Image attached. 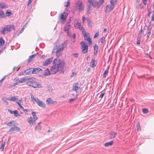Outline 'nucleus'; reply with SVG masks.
Instances as JSON below:
<instances>
[{
	"label": "nucleus",
	"instance_id": "nucleus-52",
	"mask_svg": "<svg viewBox=\"0 0 154 154\" xmlns=\"http://www.w3.org/2000/svg\"><path fill=\"white\" fill-rule=\"evenodd\" d=\"M144 7V6L143 5V4L141 3L139 5V8L140 9H142Z\"/></svg>",
	"mask_w": 154,
	"mask_h": 154
},
{
	"label": "nucleus",
	"instance_id": "nucleus-31",
	"mask_svg": "<svg viewBox=\"0 0 154 154\" xmlns=\"http://www.w3.org/2000/svg\"><path fill=\"white\" fill-rule=\"evenodd\" d=\"M32 114L33 116L32 119H34L35 120H36L38 119V118L35 112H32Z\"/></svg>",
	"mask_w": 154,
	"mask_h": 154
},
{
	"label": "nucleus",
	"instance_id": "nucleus-5",
	"mask_svg": "<svg viewBox=\"0 0 154 154\" xmlns=\"http://www.w3.org/2000/svg\"><path fill=\"white\" fill-rule=\"evenodd\" d=\"M14 26L13 25L6 26L4 28H2V30L0 31L1 34H5V31L10 32L11 29H14Z\"/></svg>",
	"mask_w": 154,
	"mask_h": 154
},
{
	"label": "nucleus",
	"instance_id": "nucleus-42",
	"mask_svg": "<svg viewBox=\"0 0 154 154\" xmlns=\"http://www.w3.org/2000/svg\"><path fill=\"white\" fill-rule=\"evenodd\" d=\"M12 14V13L10 11H7L6 13V14L7 16H9Z\"/></svg>",
	"mask_w": 154,
	"mask_h": 154
},
{
	"label": "nucleus",
	"instance_id": "nucleus-34",
	"mask_svg": "<svg viewBox=\"0 0 154 154\" xmlns=\"http://www.w3.org/2000/svg\"><path fill=\"white\" fill-rule=\"evenodd\" d=\"M147 34L146 36L147 38H148L151 34V29L149 27L147 28Z\"/></svg>",
	"mask_w": 154,
	"mask_h": 154
},
{
	"label": "nucleus",
	"instance_id": "nucleus-62",
	"mask_svg": "<svg viewBox=\"0 0 154 154\" xmlns=\"http://www.w3.org/2000/svg\"><path fill=\"white\" fill-rule=\"evenodd\" d=\"M98 51H94V55H96Z\"/></svg>",
	"mask_w": 154,
	"mask_h": 154
},
{
	"label": "nucleus",
	"instance_id": "nucleus-29",
	"mask_svg": "<svg viewBox=\"0 0 154 154\" xmlns=\"http://www.w3.org/2000/svg\"><path fill=\"white\" fill-rule=\"evenodd\" d=\"M96 64H95V61L94 59H92L91 62V66L93 68L95 66Z\"/></svg>",
	"mask_w": 154,
	"mask_h": 154
},
{
	"label": "nucleus",
	"instance_id": "nucleus-46",
	"mask_svg": "<svg viewBox=\"0 0 154 154\" xmlns=\"http://www.w3.org/2000/svg\"><path fill=\"white\" fill-rule=\"evenodd\" d=\"M105 38L104 37H103L100 39V41L101 43H103V42L105 40Z\"/></svg>",
	"mask_w": 154,
	"mask_h": 154
},
{
	"label": "nucleus",
	"instance_id": "nucleus-49",
	"mask_svg": "<svg viewBox=\"0 0 154 154\" xmlns=\"http://www.w3.org/2000/svg\"><path fill=\"white\" fill-rule=\"evenodd\" d=\"M142 36L141 35L139 34L137 37V40L138 41H139L141 38Z\"/></svg>",
	"mask_w": 154,
	"mask_h": 154
},
{
	"label": "nucleus",
	"instance_id": "nucleus-13",
	"mask_svg": "<svg viewBox=\"0 0 154 154\" xmlns=\"http://www.w3.org/2000/svg\"><path fill=\"white\" fill-rule=\"evenodd\" d=\"M33 78H25L21 79L19 80L18 81V82L19 83H22L25 82L26 81L30 80L32 79Z\"/></svg>",
	"mask_w": 154,
	"mask_h": 154
},
{
	"label": "nucleus",
	"instance_id": "nucleus-44",
	"mask_svg": "<svg viewBox=\"0 0 154 154\" xmlns=\"http://www.w3.org/2000/svg\"><path fill=\"white\" fill-rule=\"evenodd\" d=\"M87 22L88 23V25L90 26H91V24L92 23V22L91 21V20L89 19H88L87 20Z\"/></svg>",
	"mask_w": 154,
	"mask_h": 154
},
{
	"label": "nucleus",
	"instance_id": "nucleus-53",
	"mask_svg": "<svg viewBox=\"0 0 154 154\" xmlns=\"http://www.w3.org/2000/svg\"><path fill=\"white\" fill-rule=\"evenodd\" d=\"M143 1V3L144 5H146L147 3V0H142Z\"/></svg>",
	"mask_w": 154,
	"mask_h": 154
},
{
	"label": "nucleus",
	"instance_id": "nucleus-4",
	"mask_svg": "<svg viewBox=\"0 0 154 154\" xmlns=\"http://www.w3.org/2000/svg\"><path fill=\"white\" fill-rule=\"evenodd\" d=\"M26 84L27 85L35 88H40L42 87V86L40 84L34 81H29L27 82Z\"/></svg>",
	"mask_w": 154,
	"mask_h": 154
},
{
	"label": "nucleus",
	"instance_id": "nucleus-41",
	"mask_svg": "<svg viewBox=\"0 0 154 154\" xmlns=\"http://www.w3.org/2000/svg\"><path fill=\"white\" fill-rule=\"evenodd\" d=\"M17 104L18 106H19L21 109H23V107L21 106L20 103L18 102H17Z\"/></svg>",
	"mask_w": 154,
	"mask_h": 154
},
{
	"label": "nucleus",
	"instance_id": "nucleus-2",
	"mask_svg": "<svg viewBox=\"0 0 154 154\" xmlns=\"http://www.w3.org/2000/svg\"><path fill=\"white\" fill-rule=\"evenodd\" d=\"M65 46V42H63L60 44H57L54 48L52 52H55L56 56L57 57H59L62 55Z\"/></svg>",
	"mask_w": 154,
	"mask_h": 154
},
{
	"label": "nucleus",
	"instance_id": "nucleus-20",
	"mask_svg": "<svg viewBox=\"0 0 154 154\" xmlns=\"http://www.w3.org/2000/svg\"><path fill=\"white\" fill-rule=\"evenodd\" d=\"M52 67L50 69V71H49V69L48 68L46 69L45 70L44 72V74L46 75H50L51 74H54L55 73H53L51 72Z\"/></svg>",
	"mask_w": 154,
	"mask_h": 154
},
{
	"label": "nucleus",
	"instance_id": "nucleus-25",
	"mask_svg": "<svg viewBox=\"0 0 154 154\" xmlns=\"http://www.w3.org/2000/svg\"><path fill=\"white\" fill-rule=\"evenodd\" d=\"M37 54H38L37 53L32 54L31 56H30L28 60V63H29L32 61L33 60L34 58L35 57L36 55Z\"/></svg>",
	"mask_w": 154,
	"mask_h": 154
},
{
	"label": "nucleus",
	"instance_id": "nucleus-16",
	"mask_svg": "<svg viewBox=\"0 0 154 154\" xmlns=\"http://www.w3.org/2000/svg\"><path fill=\"white\" fill-rule=\"evenodd\" d=\"M68 15V14L65 12H64L62 13L60 16V19L62 20V22L63 21H65L66 20L65 18Z\"/></svg>",
	"mask_w": 154,
	"mask_h": 154
},
{
	"label": "nucleus",
	"instance_id": "nucleus-12",
	"mask_svg": "<svg viewBox=\"0 0 154 154\" xmlns=\"http://www.w3.org/2000/svg\"><path fill=\"white\" fill-rule=\"evenodd\" d=\"M84 38L85 40H87L88 41V44H91L92 41L90 38L89 37L88 35L89 34H87L86 33H84Z\"/></svg>",
	"mask_w": 154,
	"mask_h": 154
},
{
	"label": "nucleus",
	"instance_id": "nucleus-32",
	"mask_svg": "<svg viewBox=\"0 0 154 154\" xmlns=\"http://www.w3.org/2000/svg\"><path fill=\"white\" fill-rule=\"evenodd\" d=\"M5 17L4 12L2 10H0V18H4Z\"/></svg>",
	"mask_w": 154,
	"mask_h": 154
},
{
	"label": "nucleus",
	"instance_id": "nucleus-60",
	"mask_svg": "<svg viewBox=\"0 0 154 154\" xmlns=\"http://www.w3.org/2000/svg\"><path fill=\"white\" fill-rule=\"evenodd\" d=\"M75 74H76L74 72H72L70 76L71 77H72L74 76V75H75Z\"/></svg>",
	"mask_w": 154,
	"mask_h": 154
},
{
	"label": "nucleus",
	"instance_id": "nucleus-36",
	"mask_svg": "<svg viewBox=\"0 0 154 154\" xmlns=\"http://www.w3.org/2000/svg\"><path fill=\"white\" fill-rule=\"evenodd\" d=\"M137 129V131H139L141 130L140 127V125L139 122L137 123L136 125Z\"/></svg>",
	"mask_w": 154,
	"mask_h": 154
},
{
	"label": "nucleus",
	"instance_id": "nucleus-47",
	"mask_svg": "<svg viewBox=\"0 0 154 154\" xmlns=\"http://www.w3.org/2000/svg\"><path fill=\"white\" fill-rule=\"evenodd\" d=\"M99 32H97L94 36V38H97L99 36Z\"/></svg>",
	"mask_w": 154,
	"mask_h": 154
},
{
	"label": "nucleus",
	"instance_id": "nucleus-58",
	"mask_svg": "<svg viewBox=\"0 0 154 154\" xmlns=\"http://www.w3.org/2000/svg\"><path fill=\"white\" fill-rule=\"evenodd\" d=\"M8 111L11 114H14V111H11L9 109H8Z\"/></svg>",
	"mask_w": 154,
	"mask_h": 154
},
{
	"label": "nucleus",
	"instance_id": "nucleus-43",
	"mask_svg": "<svg viewBox=\"0 0 154 154\" xmlns=\"http://www.w3.org/2000/svg\"><path fill=\"white\" fill-rule=\"evenodd\" d=\"M143 112L144 113H147L148 112V110L147 109H143Z\"/></svg>",
	"mask_w": 154,
	"mask_h": 154
},
{
	"label": "nucleus",
	"instance_id": "nucleus-48",
	"mask_svg": "<svg viewBox=\"0 0 154 154\" xmlns=\"http://www.w3.org/2000/svg\"><path fill=\"white\" fill-rule=\"evenodd\" d=\"M2 100H3V101L6 104H8V101H7V100L5 99L4 98H2Z\"/></svg>",
	"mask_w": 154,
	"mask_h": 154
},
{
	"label": "nucleus",
	"instance_id": "nucleus-15",
	"mask_svg": "<svg viewBox=\"0 0 154 154\" xmlns=\"http://www.w3.org/2000/svg\"><path fill=\"white\" fill-rule=\"evenodd\" d=\"M111 6V5H106L105 7V12L106 13L109 12L113 10L114 9V7H112V8L111 9L110 8V7Z\"/></svg>",
	"mask_w": 154,
	"mask_h": 154
},
{
	"label": "nucleus",
	"instance_id": "nucleus-40",
	"mask_svg": "<svg viewBox=\"0 0 154 154\" xmlns=\"http://www.w3.org/2000/svg\"><path fill=\"white\" fill-rule=\"evenodd\" d=\"M98 46L96 44H95L94 48V51H98Z\"/></svg>",
	"mask_w": 154,
	"mask_h": 154
},
{
	"label": "nucleus",
	"instance_id": "nucleus-28",
	"mask_svg": "<svg viewBox=\"0 0 154 154\" xmlns=\"http://www.w3.org/2000/svg\"><path fill=\"white\" fill-rule=\"evenodd\" d=\"M40 122H39L37 124V125L36 126L35 128V129L36 130H37L38 131H39L41 130L42 129V126L40 125Z\"/></svg>",
	"mask_w": 154,
	"mask_h": 154
},
{
	"label": "nucleus",
	"instance_id": "nucleus-18",
	"mask_svg": "<svg viewBox=\"0 0 154 154\" xmlns=\"http://www.w3.org/2000/svg\"><path fill=\"white\" fill-rule=\"evenodd\" d=\"M117 132H109V135L110 138L111 139L115 138L117 135Z\"/></svg>",
	"mask_w": 154,
	"mask_h": 154
},
{
	"label": "nucleus",
	"instance_id": "nucleus-59",
	"mask_svg": "<svg viewBox=\"0 0 154 154\" xmlns=\"http://www.w3.org/2000/svg\"><path fill=\"white\" fill-rule=\"evenodd\" d=\"M143 32V29H142V28H141L140 31V32H139V34L140 35H141V34Z\"/></svg>",
	"mask_w": 154,
	"mask_h": 154
},
{
	"label": "nucleus",
	"instance_id": "nucleus-26",
	"mask_svg": "<svg viewBox=\"0 0 154 154\" xmlns=\"http://www.w3.org/2000/svg\"><path fill=\"white\" fill-rule=\"evenodd\" d=\"M77 28L81 30L82 33H85V30L84 28L80 24H79L77 27Z\"/></svg>",
	"mask_w": 154,
	"mask_h": 154
},
{
	"label": "nucleus",
	"instance_id": "nucleus-1",
	"mask_svg": "<svg viewBox=\"0 0 154 154\" xmlns=\"http://www.w3.org/2000/svg\"><path fill=\"white\" fill-rule=\"evenodd\" d=\"M53 65L52 66L51 72L56 73L58 71L63 73L66 67L65 62L59 58L55 59L53 61Z\"/></svg>",
	"mask_w": 154,
	"mask_h": 154
},
{
	"label": "nucleus",
	"instance_id": "nucleus-27",
	"mask_svg": "<svg viewBox=\"0 0 154 154\" xmlns=\"http://www.w3.org/2000/svg\"><path fill=\"white\" fill-rule=\"evenodd\" d=\"M8 7L7 5L3 3L0 2V8H6Z\"/></svg>",
	"mask_w": 154,
	"mask_h": 154
},
{
	"label": "nucleus",
	"instance_id": "nucleus-35",
	"mask_svg": "<svg viewBox=\"0 0 154 154\" xmlns=\"http://www.w3.org/2000/svg\"><path fill=\"white\" fill-rule=\"evenodd\" d=\"M5 144V142H4L2 144L1 147L0 148V150L2 151H3L4 150V148Z\"/></svg>",
	"mask_w": 154,
	"mask_h": 154
},
{
	"label": "nucleus",
	"instance_id": "nucleus-30",
	"mask_svg": "<svg viewBox=\"0 0 154 154\" xmlns=\"http://www.w3.org/2000/svg\"><path fill=\"white\" fill-rule=\"evenodd\" d=\"M113 143V141H110L109 142L106 143H105L104 145L105 146L107 147L112 145Z\"/></svg>",
	"mask_w": 154,
	"mask_h": 154
},
{
	"label": "nucleus",
	"instance_id": "nucleus-22",
	"mask_svg": "<svg viewBox=\"0 0 154 154\" xmlns=\"http://www.w3.org/2000/svg\"><path fill=\"white\" fill-rule=\"evenodd\" d=\"M110 5H111L110 8L111 9L112 8V7H114L115 5L117 4V1L116 0H110Z\"/></svg>",
	"mask_w": 154,
	"mask_h": 154
},
{
	"label": "nucleus",
	"instance_id": "nucleus-63",
	"mask_svg": "<svg viewBox=\"0 0 154 154\" xmlns=\"http://www.w3.org/2000/svg\"><path fill=\"white\" fill-rule=\"evenodd\" d=\"M82 21L83 22H84V20H85V18L84 16H83L82 17Z\"/></svg>",
	"mask_w": 154,
	"mask_h": 154
},
{
	"label": "nucleus",
	"instance_id": "nucleus-50",
	"mask_svg": "<svg viewBox=\"0 0 154 154\" xmlns=\"http://www.w3.org/2000/svg\"><path fill=\"white\" fill-rule=\"evenodd\" d=\"M104 95V93H103L101 94L99 96V98H100L101 99H102Z\"/></svg>",
	"mask_w": 154,
	"mask_h": 154
},
{
	"label": "nucleus",
	"instance_id": "nucleus-57",
	"mask_svg": "<svg viewBox=\"0 0 154 154\" xmlns=\"http://www.w3.org/2000/svg\"><path fill=\"white\" fill-rule=\"evenodd\" d=\"M23 31V29H22L18 33V35H20V33H21Z\"/></svg>",
	"mask_w": 154,
	"mask_h": 154
},
{
	"label": "nucleus",
	"instance_id": "nucleus-6",
	"mask_svg": "<svg viewBox=\"0 0 154 154\" xmlns=\"http://www.w3.org/2000/svg\"><path fill=\"white\" fill-rule=\"evenodd\" d=\"M80 44L81 46V50L82 53L84 54L86 53L88 51V48L87 44L83 42H82Z\"/></svg>",
	"mask_w": 154,
	"mask_h": 154
},
{
	"label": "nucleus",
	"instance_id": "nucleus-8",
	"mask_svg": "<svg viewBox=\"0 0 154 154\" xmlns=\"http://www.w3.org/2000/svg\"><path fill=\"white\" fill-rule=\"evenodd\" d=\"M20 130V128L16 126H14L13 127L11 128L8 131V133L10 134H11L14 131H17L19 132Z\"/></svg>",
	"mask_w": 154,
	"mask_h": 154
},
{
	"label": "nucleus",
	"instance_id": "nucleus-3",
	"mask_svg": "<svg viewBox=\"0 0 154 154\" xmlns=\"http://www.w3.org/2000/svg\"><path fill=\"white\" fill-rule=\"evenodd\" d=\"M31 98L32 101L34 103L35 102L39 106L43 108H45L46 107V106L45 103L40 100L38 98H35L32 94L31 95Z\"/></svg>",
	"mask_w": 154,
	"mask_h": 154
},
{
	"label": "nucleus",
	"instance_id": "nucleus-39",
	"mask_svg": "<svg viewBox=\"0 0 154 154\" xmlns=\"http://www.w3.org/2000/svg\"><path fill=\"white\" fill-rule=\"evenodd\" d=\"M108 73V71H107V70H105L103 73V74L102 76L103 78H104L106 76V75Z\"/></svg>",
	"mask_w": 154,
	"mask_h": 154
},
{
	"label": "nucleus",
	"instance_id": "nucleus-61",
	"mask_svg": "<svg viewBox=\"0 0 154 154\" xmlns=\"http://www.w3.org/2000/svg\"><path fill=\"white\" fill-rule=\"evenodd\" d=\"M32 1L31 0H29L28 2V3L27 4V6H29V5L32 2Z\"/></svg>",
	"mask_w": 154,
	"mask_h": 154
},
{
	"label": "nucleus",
	"instance_id": "nucleus-55",
	"mask_svg": "<svg viewBox=\"0 0 154 154\" xmlns=\"http://www.w3.org/2000/svg\"><path fill=\"white\" fill-rule=\"evenodd\" d=\"M73 55L74 57H77L78 56V54L77 53H74Z\"/></svg>",
	"mask_w": 154,
	"mask_h": 154
},
{
	"label": "nucleus",
	"instance_id": "nucleus-54",
	"mask_svg": "<svg viewBox=\"0 0 154 154\" xmlns=\"http://www.w3.org/2000/svg\"><path fill=\"white\" fill-rule=\"evenodd\" d=\"M7 125L9 126H12V122H9L7 123Z\"/></svg>",
	"mask_w": 154,
	"mask_h": 154
},
{
	"label": "nucleus",
	"instance_id": "nucleus-23",
	"mask_svg": "<svg viewBox=\"0 0 154 154\" xmlns=\"http://www.w3.org/2000/svg\"><path fill=\"white\" fill-rule=\"evenodd\" d=\"M104 2V0H100L98 2H96V7H97L98 8H99Z\"/></svg>",
	"mask_w": 154,
	"mask_h": 154
},
{
	"label": "nucleus",
	"instance_id": "nucleus-24",
	"mask_svg": "<svg viewBox=\"0 0 154 154\" xmlns=\"http://www.w3.org/2000/svg\"><path fill=\"white\" fill-rule=\"evenodd\" d=\"M88 2L94 7H96V2L94 0H88Z\"/></svg>",
	"mask_w": 154,
	"mask_h": 154
},
{
	"label": "nucleus",
	"instance_id": "nucleus-17",
	"mask_svg": "<svg viewBox=\"0 0 154 154\" xmlns=\"http://www.w3.org/2000/svg\"><path fill=\"white\" fill-rule=\"evenodd\" d=\"M53 59V57L47 59L45 62L43 63V66H46L52 62Z\"/></svg>",
	"mask_w": 154,
	"mask_h": 154
},
{
	"label": "nucleus",
	"instance_id": "nucleus-11",
	"mask_svg": "<svg viewBox=\"0 0 154 154\" xmlns=\"http://www.w3.org/2000/svg\"><path fill=\"white\" fill-rule=\"evenodd\" d=\"M77 8L80 11L84 10V6L82 2H79L77 4Z\"/></svg>",
	"mask_w": 154,
	"mask_h": 154
},
{
	"label": "nucleus",
	"instance_id": "nucleus-51",
	"mask_svg": "<svg viewBox=\"0 0 154 154\" xmlns=\"http://www.w3.org/2000/svg\"><path fill=\"white\" fill-rule=\"evenodd\" d=\"M151 21H154V13L152 14L151 17Z\"/></svg>",
	"mask_w": 154,
	"mask_h": 154
},
{
	"label": "nucleus",
	"instance_id": "nucleus-64",
	"mask_svg": "<svg viewBox=\"0 0 154 154\" xmlns=\"http://www.w3.org/2000/svg\"><path fill=\"white\" fill-rule=\"evenodd\" d=\"M151 13V12L150 11H149V12H148V14L147 15L148 16H149Z\"/></svg>",
	"mask_w": 154,
	"mask_h": 154
},
{
	"label": "nucleus",
	"instance_id": "nucleus-21",
	"mask_svg": "<svg viewBox=\"0 0 154 154\" xmlns=\"http://www.w3.org/2000/svg\"><path fill=\"white\" fill-rule=\"evenodd\" d=\"M32 73L33 74L37 73L39 72L41 70V69L39 68H36L34 69L32 68Z\"/></svg>",
	"mask_w": 154,
	"mask_h": 154
},
{
	"label": "nucleus",
	"instance_id": "nucleus-7",
	"mask_svg": "<svg viewBox=\"0 0 154 154\" xmlns=\"http://www.w3.org/2000/svg\"><path fill=\"white\" fill-rule=\"evenodd\" d=\"M79 84L78 82H76L73 84V88L72 90L74 91L75 92L78 93L81 91V88L79 87Z\"/></svg>",
	"mask_w": 154,
	"mask_h": 154
},
{
	"label": "nucleus",
	"instance_id": "nucleus-45",
	"mask_svg": "<svg viewBox=\"0 0 154 154\" xmlns=\"http://www.w3.org/2000/svg\"><path fill=\"white\" fill-rule=\"evenodd\" d=\"M69 3L68 2H67L65 3L64 6L65 7H67L69 6Z\"/></svg>",
	"mask_w": 154,
	"mask_h": 154
},
{
	"label": "nucleus",
	"instance_id": "nucleus-14",
	"mask_svg": "<svg viewBox=\"0 0 154 154\" xmlns=\"http://www.w3.org/2000/svg\"><path fill=\"white\" fill-rule=\"evenodd\" d=\"M36 120L34 119H32V118L31 117L30 118L28 119V122L31 126H32L33 125H35V122Z\"/></svg>",
	"mask_w": 154,
	"mask_h": 154
},
{
	"label": "nucleus",
	"instance_id": "nucleus-19",
	"mask_svg": "<svg viewBox=\"0 0 154 154\" xmlns=\"http://www.w3.org/2000/svg\"><path fill=\"white\" fill-rule=\"evenodd\" d=\"M47 104L49 105L51 104H54L55 102L53 101L51 98H48L46 101ZM56 103L57 101H55Z\"/></svg>",
	"mask_w": 154,
	"mask_h": 154
},
{
	"label": "nucleus",
	"instance_id": "nucleus-9",
	"mask_svg": "<svg viewBox=\"0 0 154 154\" xmlns=\"http://www.w3.org/2000/svg\"><path fill=\"white\" fill-rule=\"evenodd\" d=\"M32 68L27 69L24 71L21 72L19 73L20 75H26L29 74L32 71Z\"/></svg>",
	"mask_w": 154,
	"mask_h": 154
},
{
	"label": "nucleus",
	"instance_id": "nucleus-33",
	"mask_svg": "<svg viewBox=\"0 0 154 154\" xmlns=\"http://www.w3.org/2000/svg\"><path fill=\"white\" fill-rule=\"evenodd\" d=\"M5 43V41L4 40L2 39V38H0V46H2L4 45Z\"/></svg>",
	"mask_w": 154,
	"mask_h": 154
},
{
	"label": "nucleus",
	"instance_id": "nucleus-10",
	"mask_svg": "<svg viewBox=\"0 0 154 154\" xmlns=\"http://www.w3.org/2000/svg\"><path fill=\"white\" fill-rule=\"evenodd\" d=\"M71 26L69 23H67L65 26L64 27V30L66 32L68 35H69V30Z\"/></svg>",
	"mask_w": 154,
	"mask_h": 154
},
{
	"label": "nucleus",
	"instance_id": "nucleus-38",
	"mask_svg": "<svg viewBox=\"0 0 154 154\" xmlns=\"http://www.w3.org/2000/svg\"><path fill=\"white\" fill-rule=\"evenodd\" d=\"M14 114L16 117H17L18 116H20V115L19 114L18 111L17 110H15L14 111Z\"/></svg>",
	"mask_w": 154,
	"mask_h": 154
},
{
	"label": "nucleus",
	"instance_id": "nucleus-56",
	"mask_svg": "<svg viewBox=\"0 0 154 154\" xmlns=\"http://www.w3.org/2000/svg\"><path fill=\"white\" fill-rule=\"evenodd\" d=\"M76 99V98L73 99H69L68 101L69 102H70Z\"/></svg>",
	"mask_w": 154,
	"mask_h": 154
},
{
	"label": "nucleus",
	"instance_id": "nucleus-37",
	"mask_svg": "<svg viewBox=\"0 0 154 154\" xmlns=\"http://www.w3.org/2000/svg\"><path fill=\"white\" fill-rule=\"evenodd\" d=\"M17 99V98H16V97L15 96L11 97L10 99H8V100L11 101H15Z\"/></svg>",
	"mask_w": 154,
	"mask_h": 154
}]
</instances>
